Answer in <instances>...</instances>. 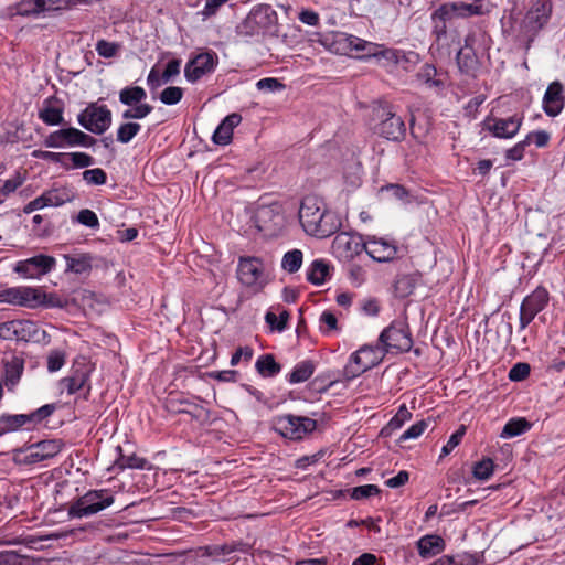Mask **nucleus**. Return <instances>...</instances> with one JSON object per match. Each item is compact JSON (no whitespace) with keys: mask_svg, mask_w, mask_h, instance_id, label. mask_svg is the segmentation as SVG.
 Masks as SVG:
<instances>
[{"mask_svg":"<svg viewBox=\"0 0 565 565\" xmlns=\"http://www.w3.org/2000/svg\"><path fill=\"white\" fill-rule=\"evenodd\" d=\"M299 221L308 235L318 238L334 234L339 227L334 215L326 210L324 202L316 195H307L302 199Z\"/></svg>","mask_w":565,"mask_h":565,"instance_id":"nucleus-1","label":"nucleus"},{"mask_svg":"<svg viewBox=\"0 0 565 565\" xmlns=\"http://www.w3.org/2000/svg\"><path fill=\"white\" fill-rule=\"evenodd\" d=\"M235 32L237 36L244 38L246 41L278 36V14L270 4L254 6L245 19L236 25Z\"/></svg>","mask_w":565,"mask_h":565,"instance_id":"nucleus-2","label":"nucleus"},{"mask_svg":"<svg viewBox=\"0 0 565 565\" xmlns=\"http://www.w3.org/2000/svg\"><path fill=\"white\" fill-rule=\"evenodd\" d=\"M318 36V42L324 49L335 54L349 55L355 52L359 58L377 56L379 54V45L376 43L365 41L345 32L331 31L319 34Z\"/></svg>","mask_w":565,"mask_h":565,"instance_id":"nucleus-3","label":"nucleus"},{"mask_svg":"<svg viewBox=\"0 0 565 565\" xmlns=\"http://www.w3.org/2000/svg\"><path fill=\"white\" fill-rule=\"evenodd\" d=\"M250 220L257 232L266 239L277 238L286 231V216L282 206L277 202L259 204Z\"/></svg>","mask_w":565,"mask_h":565,"instance_id":"nucleus-4","label":"nucleus"},{"mask_svg":"<svg viewBox=\"0 0 565 565\" xmlns=\"http://www.w3.org/2000/svg\"><path fill=\"white\" fill-rule=\"evenodd\" d=\"M56 411V404H45L28 414L0 415V437L21 430H32Z\"/></svg>","mask_w":565,"mask_h":565,"instance_id":"nucleus-5","label":"nucleus"},{"mask_svg":"<svg viewBox=\"0 0 565 565\" xmlns=\"http://www.w3.org/2000/svg\"><path fill=\"white\" fill-rule=\"evenodd\" d=\"M317 426V420L307 416L284 414L273 418V429L290 440H301L308 434L313 433Z\"/></svg>","mask_w":565,"mask_h":565,"instance_id":"nucleus-6","label":"nucleus"},{"mask_svg":"<svg viewBox=\"0 0 565 565\" xmlns=\"http://www.w3.org/2000/svg\"><path fill=\"white\" fill-rule=\"evenodd\" d=\"M114 502L115 498L110 490H89L70 507L68 515L76 519L89 516L105 510Z\"/></svg>","mask_w":565,"mask_h":565,"instance_id":"nucleus-7","label":"nucleus"},{"mask_svg":"<svg viewBox=\"0 0 565 565\" xmlns=\"http://www.w3.org/2000/svg\"><path fill=\"white\" fill-rule=\"evenodd\" d=\"M384 358L380 345L364 344L351 354L350 362L345 365L344 379L351 381L364 372L377 366Z\"/></svg>","mask_w":565,"mask_h":565,"instance_id":"nucleus-8","label":"nucleus"},{"mask_svg":"<svg viewBox=\"0 0 565 565\" xmlns=\"http://www.w3.org/2000/svg\"><path fill=\"white\" fill-rule=\"evenodd\" d=\"M379 342L384 354L408 352L413 347V338L408 324L404 321H393L381 332Z\"/></svg>","mask_w":565,"mask_h":565,"instance_id":"nucleus-9","label":"nucleus"},{"mask_svg":"<svg viewBox=\"0 0 565 565\" xmlns=\"http://www.w3.org/2000/svg\"><path fill=\"white\" fill-rule=\"evenodd\" d=\"M77 122L87 131L103 135L113 122V115L106 105L89 103L78 115Z\"/></svg>","mask_w":565,"mask_h":565,"instance_id":"nucleus-10","label":"nucleus"},{"mask_svg":"<svg viewBox=\"0 0 565 565\" xmlns=\"http://www.w3.org/2000/svg\"><path fill=\"white\" fill-rule=\"evenodd\" d=\"M46 148L62 149L83 147L89 148L96 143V139L75 128H62L49 134L43 141Z\"/></svg>","mask_w":565,"mask_h":565,"instance_id":"nucleus-11","label":"nucleus"},{"mask_svg":"<svg viewBox=\"0 0 565 565\" xmlns=\"http://www.w3.org/2000/svg\"><path fill=\"white\" fill-rule=\"evenodd\" d=\"M550 302L548 290L540 285L530 295L525 296L520 306L519 330L526 329L535 317L541 313Z\"/></svg>","mask_w":565,"mask_h":565,"instance_id":"nucleus-12","label":"nucleus"},{"mask_svg":"<svg viewBox=\"0 0 565 565\" xmlns=\"http://www.w3.org/2000/svg\"><path fill=\"white\" fill-rule=\"evenodd\" d=\"M553 10L552 0H531L523 19V28L532 40L550 21Z\"/></svg>","mask_w":565,"mask_h":565,"instance_id":"nucleus-13","label":"nucleus"},{"mask_svg":"<svg viewBox=\"0 0 565 565\" xmlns=\"http://www.w3.org/2000/svg\"><path fill=\"white\" fill-rule=\"evenodd\" d=\"M264 278V264L260 258L242 256L237 265V279L249 288L260 290L266 285Z\"/></svg>","mask_w":565,"mask_h":565,"instance_id":"nucleus-14","label":"nucleus"},{"mask_svg":"<svg viewBox=\"0 0 565 565\" xmlns=\"http://www.w3.org/2000/svg\"><path fill=\"white\" fill-rule=\"evenodd\" d=\"M375 134L386 140L399 142L406 135L405 121L401 116L393 113L390 107H383L380 121L375 126Z\"/></svg>","mask_w":565,"mask_h":565,"instance_id":"nucleus-15","label":"nucleus"},{"mask_svg":"<svg viewBox=\"0 0 565 565\" xmlns=\"http://www.w3.org/2000/svg\"><path fill=\"white\" fill-rule=\"evenodd\" d=\"M164 408L171 414H186L191 419L201 424L207 423L211 417L210 409L193 401L173 394L166 398Z\"/></svg>","mask_w":565,"mask_h":565,"instance_id":"nucleus-16","label":"nucleus"},{"mask_svg":"<svg viewBox=\"0 0 565 565\" xmlns=\"http://www.w3.org/2000/svg\"><path fill=\"white\" fill-rule=\"evenodd\" d=\"M55 259L47 255H36L24 260H20L14 266V271L24 278H39L54 267Z\"/></svg>","mask_w":565,"mask_h":565,"instance_id":"nucleus-17","label":"nucleus"},{"mask_svg":"<svg viewBox=\"0 0 565 565\" xmlns=\"http://www.w3.org/2000/svg\"><path fill=\"white\" fill-rule=\"evenodd\" d=\"M523 116L514 114L508 118L489 117L484 120L486 128L499 139H511L520 130Z\"/></svg>","mask_w":565,"mask_h":565,"instance_id":"nucleus-18","label":"nucleus"},{"mask_svg":"<svg viewBox=\"0 0 565 565\" xmlns=\"http://www.w3.org/2000/svg\"><path fill=\"white\" fill-rule=\"evenodd\" d=\"M72 201V195L66 188L51 189L44 191L40 196L30 201L24 207L23 212L30 214L36 210H41L47 206H62L67 202Z\"/></svg>","mask_w":565,"mask_h":565,"instance_id":"nucleus-19","label":"nucleus"},{"mask_svg":"<svg viewBox=\"0 0 565 565\" xmlns=\"http://www.w3.org/2000/svg\"><path fill=\"white\" fill-rule=\"evenodd\" d=\"M216 66L214 53H200L191 58L184 67V77L190 83H195L204 75L212 73Z\"/></svg>","mask_w":565,"mask_h":565,"instance_id":"nucleus-20","label":"nucleus"},{"mask_svg":"<svg viewBox=\"0 0 565 565\" xmlns=\"http://www.w3.org/2000/svg\"><path fill=\"white\" fill-rule=\"evenodd\" d=\"M61 439H45L28 447L24 462L34 465L55 457L63 448Z\"/></svg>","mask_w":565,"mask_h":565,"instance_id":"nucleus-21","label":"nucleus"},{"mask_svg":"<svg viewBox=\"0 0 565 565\" xmlns=\"http://www.w3.org/2000/svg\"><path fill=\"white\" fill-rule=\"evenodd\" d=\"M369 244H379L382 247H396L382 237L376 238L370 235L363 237L360 234L348 232L337 233L331 247H366Z\"/></svg>","mask_w":565,"mask_h":565,"instance_id":"nucleus-22","label":"nucleus"},{"mask_svg":"<svg viewBox=\"0 0 565 565\" xmlns=\"http://www.w3.org/2000/svg\"><path fill=\"white\" fill-rule=\"evenodd\" d=\"M47 126H58L64 122V103L56 96H50L42 102L38 114Z\"/></svg>","mask_w":565,"mask_h":565,"instance_id":"nucleus-23","label":"nucleus"},{"mask_svg":"<svg viewBox=\"0 0 565 565\" xmlns=\"http://www.w3.org/2000/svg\"><path fill=\"white\" fill-rule=\"evenodd\" d=\"M565 106L563 85L559 82L551 83L543 96L542 107L548 117L558 116Z\"/></svg>","mask_w":565,"mask_h":565,"instance_id":"nucleus-24","label":"nucleus"},{"mask_svg":"<svg viewBox=\"0 0 565 565\" xmlns=\"http://www.w3.org/2000/svg\"><path fill=\"white\" fill-rule=\"evenodd\" d=\"M34 287L18 286L0 290V303H8L31 309Z\"/></svg>","mask_w":565,"mask_h":565,"instance_id":"nucleus-25","label":"nucleus"},{"mask_svg":"<svg viewBox=\"0 0 565 565\" xmlns=\"http://www.w3.org/2000/svg\"><path fill=\"white\" fill-rule=\"evenodd\" d=\"M471 8L466 7L460 0L449 1L440 4L431 14L433 21L452 22L457 19H469Z\"/></svg>","mask_w":565,"mask_h":565,"instance_id":"nucleus-26","label":"nucleus"},{"mask_svg":"<svg viewBox=\"0 0 565 565\" xmlns=\"http://www.w3.org/2000/svg\"><path fill=\"white\" fill-rule=\"evenodd\" d=\"M90 371L87 366L83 365L76 367L72 373L61 380V385L66 390L68 395H73L79 390L87 386V394L90 392L89 385Z\"/></svg>","mask_w":565,"mask_h":565,"instance_id":"nucleus-27","label":"nucleus"},{"mask_svg":"<svg viewBox=\"0 0 565 565\" xmlns=\"http://www.w3.org/2000/svg\"><path fill=\"white\" fill-rule=\"evenodd\" d=\"M420 282L422 274L418 271L397 275L393 285L395 297L401 299L407 298Z\"/></svg>","mask_w":565,"mask_h":565,"instance_id":"nucleus-28","label":"nucleus"},{"mask_svg":"<svg viewBox=\"0 0 565 565\" xmlns=\"http://www.w3.org/2000/svg\"><path fill=\"white\" fill-rule=\"evenodd\" d=\"M445 546L444 539L437 534H426L417 541L418 554L423 558H429L441 553Z\"/></svg>","mask_w":565,"mask_h":565,"instance_id":"nucleus-29","label":"nucleus"},{"mask_svg":"<svg viewBox=\"0 0 565 565\" xmlns=\"http://www.w3.org/2000/svg\"><path fill=\"white\" fill-rule=\"evenodd\" d=\"M3 383L9 391H13L22 376L24 370V361L22 358L14 355L10 360H3Z\"/></svg>","mask_w":565,"mask_h":565,"instance_id":"nucleus-30","label":"nucleus"},{"mask_svg":"<svg viewBox=\"0 0 565 565\" xmlns=\"http://www.w3.org/2000/svg\"><path fill=\"white\" fill-rule=\"evenodd\" d=\"M34 299L32 300L31 309L36 308H58L64 309L67 307L68 301L61 298L56 292H45L40 288H34Z\"/></svg>","mask_w":565,"mask_h":565,"instance_id":"nucleus-31","label":"nucleus"},{"mask_svg":"<svg viewBox=\"0 0 565 565\" xmlns=\"http://www.w3.org/2000/svg\"><path fill=\"white\" fill-rule=\"evenodd\" d=\"M116 451L118 452V456L114 461V469L118 472H122L126 469L142 470L148 465V460L146 458L139 457L135 452L131 455H125L121 446H117Z\"/></svg>","mask_w":565,"mask_h":565,"instance_id":"nucleus-32","label":"nucleus"},{"mask_svg":"<svg viewBox=\"0 0 565 565\" xmlns=\"http://www.w3.org/2000/svg\"><path fill=\"white\" fill-rule=\"evenodd\" d=\"M417 78L426 85L427 88L441 93L445 88V82L438 76V72L433 64H424L418 73Z\"/></svg>","mask_w":565,"mask_h":565,"instance_id":"nucleus-33","label":"nucleus"},{"mask_svg":"<svg viewBox=\"0 0 565 565\" xmlns=\"http://www.w3.org/2000/svg\"><path fill=\"white\" fill-rule=\"evenodd\" d=\"M255 369L262 377H275L281 372L282 365L278 363L271 353H265L258 356Z\"/></svg>","mask_w":565,"mask_h":565,"instance_id":"nucleus-34","label":"nucleus"},{"mask_svg":"<svg viewBox=\"0 0 565 565\" xmlns=\"http://www.w3.org/2000/svg\"><path fill=\"white\" fill-rule=\"evenodd\" d=\"M66 271L76 275H88L93 268V257L89 254L65 255Z\"/></svg>","mask_w":565,"mask_h":565,"instance_id":"nucleus-35","label":"nucleus"},{"mask_svg":"<svg viewBox=\"0 0 565 565\" xmlns=\"http://www.w3.org/2000/svg\"><path fill=\"white\" fill-rule=\"evenodd\" d=\"M44 0H21L14 6L8 7V14L10 17L21 15H39L43 12Z\"/></svg>","mask_w":565,"mask_h":565,"instance_id":"nucleus-36","label":"nucleus"},{"mask_svg":"<svg viewBox=\"0 0 565 565\" xmlns=\"http://www.w3.org/2000/svg\"><path fill=\"white\" fill-rule=\"evenodd\" d=\"M329 278L330 265L323 259H315L307 270V280L315 286H321Z\"/></svg>","mask_w":565,"mask_h":565,"instance_id":"nucleus-37","label":"nucleus"},{"mask_svg":"<svg viewBox=\"0 0 565 565\" xmlns=\"http://www.w3.org/2000/svg\"><path fill=\"white\" fill-rule=\"evenodd\" d=\"M315 370L316 364L312 360H303L294 366L292 371L286 379L290 384L303 383L312 376Z\"/></svg>","mask_w":565,"mask_h":565,"instance_id":"nucleus-38","label":"nucleus"},{"mask_svg":"<svg viewBox=\"0 0 565 565\" xmlns=\"http://www.w3.org/2000/svg\"><path fill=\"white\" fill-rule=\"evenodd\" d=\"M531 428L532 423H530L525 417H514L508 420L504 425L500 437L504 439L518 437L525 434Z\"/></svg>","mask_w":565,"mask_h":565,"instance_id":"nucleus-39","label":"nucleus"},{"mask_svg":"<svg viewBox=\"0 0 565 565\" xmlns=\"http://www.w3.org/2000/svg\"><path fill=\"white\" fill-rule=\"evenodd\" d=\"M119 102L128 107L140 104L147 98V92L141 86L129 85L119 90Z\"/></svg>","mask_w":565,"mask_h":565,"instance_id":"nucleus-40","label":"nucleus"},{"mask_svg":"<svg viewBox=\"0 0 565 565\" xmlns=\"http://www.w3.org/2000/svg\"><path fill=\"white\" fill-rule=\"evenodd\" d=\"M411 418L412 413L407 409L406 405H401L397 413L381 429L380 435L383 437L391 436L395 430L399 429L405 424V422L409 420Z\"/></svg>","mask_w":565,"mask_h":565,"instance_id":"nucleus-41","label":"nucleus"},{"mask_svg":"<svg viewBox=\"0 0 565 565\" xmlns=\"http://www.w3.org/2000/svg\"><path fill=\"white\" fill-rule=\"evenodd\" d=\"M17 331V341L38 340L39 326L31 320H12Z\"/></svg>","mask_w":565,"mask_h":565,"instance_id":"nucleus-42","label":"nucleus"},{"mask_svg":"<svg viewBox=\"0 0 565 565\" xmlns=\"http://www.w3.org/2000/svg\"><path fill=\"white\" fill-rule=\"evenodd\" d=\"M93 0H44L43 12L61 11L77 6H89Z\"/></svg>","mask_w":565,"mask_h":565,"instance_id":"nucleus-43","label":"nucleus"},{"mask_svg":"<svg viewBox=\"0 0 565 565\" xmlns=\"http://www.w3.org/2000/svg\"><path fill=\"white\" fill-rule=\"evenodd\" d=\"M457 64L462 73L472 74L477 70L478 61L471 49L468 51L461 49L457 53Z\"/></svg>","mask_w":565,"mask_h":565,"instance_id":"nucleus-44","label":"nucleus"},{"mask_svg":"<svg viewBox=\"0 0 565 565\" xmlns=\"http://www.w3.org/2000/svg\"><path fill=\"white\" fill-rule=\"evenodd\" d=\"M141 130V125L135 121H126L119 125L117 129V141L129 143Z\"/></svg>","mask_w":565,"mask_h":565,"instance_id":"nucleus-45","label":"nucleus"},{"mask_svg":"<svg viewBox=\"0 0 565 565\" xmlns=\"http://www.w3.org/2000/svg\"><path fill=\"white\" fill-rule=\"evenodd\" d=\"M463 2L466 7L471 8L469 10V14L471 18L473 17H483L491 13V11L494 8V4L491 2V0H460Z\"/></svg>","mask_w":565,"mask_h":565,"instance_id":"nucleus-46","label":"nucleus"},{"mask_svg":"<svg viewBox=\"0 0 565 565\" xmlns=\"http://www.w3.org/2000/svg\"><path fill=\"white\" fill-rule=\"evenodd\" d=\"M152 110L153 107L150 104L141 102L140 104L125 109L121 114V118L125 120H140L150 115Z\"/></svg>","mask_w":565,"mask_h":565,"instance_id":"nucleus-47","label":"nucleus"},{"mask_svg":"<svg viewBox=\"0 0 565 565\" xmlns=\"http://www.w3.org/2000/svg\"><path fill=\"white\" fill-rule=\"evenodd\" d=\"M494 471V462L491 458H482L480 461H477L472 468V475L477 480L486 481L488 480Z\"/></svg>","mask_w":565,"mask_h":565,"instance_id":"nucleus-48","label":"nucleus"},{"mask_svg":"<svg viewBox=\"0 0 565 565\" xmlns=\"http://www.w3.org/2000/svg\"><path fill=\"white\" fill-rule=\"evenodd\" d=\"M302 265L301 249H291L287 252L281 260V267L286 271L294 274L299 270Z\"/></svg>","mask_w":565,"mask_h":565,"instance_id":"nucleus-49","label":"nucleus"},{"mask_svg":"<svg viewBox=\"0 0 565 565\" xmlns=\"http://www.w3.org/2000/svg\"><path fill=\"white\" fill-rule=\"evenodd\" d=\"M289 319L290 315L287 310H282L278 317L271 311H268L265 316V321L273 330H277L278 332H282L287 328Z\"/></svg>","mask_w":565,"mask_h":565,"instance_id":"nucleus-50","label":"nucleus"},{"mask_svg":"<svg viewBox=\"0 0 565 565\" xmlns=\"http://www.w3.org/2000/svg\"><path fill=\"white\" fill-rule=\"evenodd\" d=\"M183 97V89L179 86L166 87L159 95V99L167 106L177 105Z\"/></svg>","mask_w":565,"mask_h":565,"instance_id":"nucleus-51","label":"nucleus"},{"mask_svg":"<svg viewBox=\"0 0 565 565\" xmlns=\"http://www.w3.org/2000/svg\"><path fill=\"white\" fill-rule=\"evenodd\" d=\"M431 418L428 417L426 419L418 420L413 424L409 428H407L398 438V443H402L407 439H415L419 437L428 427Z\"/></svg>","mask_w":565,"mask_h":565,"instance_id":"nucleus-52","label":"nucleus"},{"mask_svg":"<svg viewBox=\"0 0 565 565\" xmlns=\"http://www.w3.org/2000/svg\"><path fill=\"white\" fill-rule=\"evenodd\" d=\"M350 498L353 500H363L381 493V489L376 484H364L354 487L349 490Z\"/></svg>","mask_w":565,"mask_h":565,"instance_id":"nucleus-53","label":"nucleus"},{"mask_svg":"<svg viewBox=\"0 0 565 565\" xmlns=\"http://www.w3.org/2000/svg\"><path fill=\"white\" fill-rule=\"evenodd\" d=\"M338 382V380L335 379H332L331 377V374L330 373H323V374H319L317 375L311 382H310V386L311 388L319 393V394H322V393H326L328 392V390L333 386L335 383Z\"/></svg>","mask_w":565,"mask_h":565,"instance_id":"nucleus-54","label":"nucleus"},{"mask_svg":"<svg viewBox=\"0 0 565 565\" xmlns=\"http://www.w3.org/2000/svg\"><path fill=\"white\" fill-rule=\"evenodd\" d=\"M82 177L88 185H104L107 182V173L102 168L85 170Z\"/></svg>","mask_w":565,"mask_h":565,"instance_id":"nucleus-55","label":"nucleus"},{"mask_svg":"<svg viewBox=\"0 0 565 565\" xmlns=\"http://www.w3.org/2000/svg\"><path fill=\"white\" fill-rule=\"evenodd\" d=\"M370 258L377 263H390L398 258L399 249H363Z\"/></svg>","mask_w":565,"mask_h":565,"instance_id":"nucleus-56","label":"nucleus"},{"mask_svg":"<svg viewBox=\"0 0 565 565\" xmlns=\"http://www.w3.org/2000/svg\"><path fill=\"white\" fill-rule=\"evenodd\" d=\"M67 158L72 161L70 169H83L95 164V159L85 152H67Z\"/></svg>","mask_w":565,"mask_h":565,"instance_id":"nucleus-57","label":"nucleus"},{"mask_svg":"<svg viewBox=\"0 0 565 565\" xmlns=\"http://www.w3.org/2000/svg\"><path fill=\"white\" fill-rule=\"evenodd\" d=\"M120 45L115 42H109L106 40H98L95 50L97 54L104 58H111L117 55L119 52Z\"/></svg>","mask_w":565,"mask_h":565,"instance_id":"nucleus-58","label":"nucleus"},{"mask_svg":"<svg viewBox=\"0 0 565 565\" xmlns=\"http://www.w3.org/2000/svg\"><path fill=\"white\" fill-rule=\"evenodd\" d=\"M233 138V130L230 129L224 122H220V125L214 130L212 136V141L218 146H226L231 143Z\"/></svg>","mask_w":565,"mask_h":565,"instance_id":"nucleus-59","label":"nucleus"},{"mask_svg":"<svg viewBox=\"0 0 565 565\" xmlns=\"http://www.w3.org/2000/svg\"><path fill=\"white\" fill-rule=\"evenodd\" d=\"M66 354L62 350H52L47 355V371L57 372L65 364Z\"/></svg>","mask_w":565,"mask_h":565,"instance_id":"nucleus-60","label":"nucleus"},{"mask_svg":"<svg viewBox=\"0 0 565 565\" xmlns=\"http://www.w3.org/2000/svg\"><path fill=\"white\" fill-rule=\"evenodd\" d=\"M76 220L79 224L87 226L89 228H98L99 220L97 214L88 209H83L78 212Z\"/></svg>","mask_w":565,"mask_h":565,"instance_id":"nucleus-61","label":"nucleus"},{"mask_svg":"<svg viewBox=\"0 0 565 565\" xmlns=\"http://www.w3.org/2000/svg\"><path fill=\"white\" fill-rule=\"evenodd\" d=\"M466 434V426L460 425L459 428L449 437L447 444L441 449V457L449 455L457 447Z\"/></svg>","mask_w":565,"mask_h":565,"instance_id":"nucleus-62","label":"nucleus"},{"mask_svg":"<svg viewBox=\"0 0 565 565\" xmlns=\"http://www.w3.org/2000/svg\"><path fill=\"white\" fill-rule=\"evenodd\" d=\"M531 372V367L527 363L519 362L514 364L509 371V379L513 382H520L525 380Z\"/></svg>","mask_w":565,"mask_h":565,"instance_id":"nucleus-63","label":"nucleus"},{"mask_svg":"<svg viewBox=\"0 0 565 565\" xmlns=\"http://www.w3.org/2000/svg\"><path fill=\"white\" fill-rule=\"evenodd\" d=\"M26 558L13 551L0 553V565H25Z\"/></svg>","mask_w":565,"mask_h":565,"instance_id":"nucleus-64","label":"nucleus"}]
</instances>
